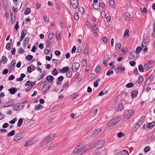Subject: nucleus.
<instances>
[{
  "instance_id": "obj_47",
  "label": "nucleus",
  "mask_w": 155,
  "mask_h": 155,
  "mask_svg": "<svg viewBox=\"0 0 155 155\" xmlns=\"http://www.w3.org/2000/svg\"><path fill=\"white\" fill-rule=\"evenodd\" d=\"M113 71L112 70V69H111L110 70L107 71L106 74L107 75L110 76L111 74H113Z\"/></svg>"
},
{
  "instance_id": "obj_32",
  "label": "nucleus",
  "mask_w": 155,
  "mask_h": 155,
  "mask_svg": "<svg viewBox=\"0 0 155 155\" xmlns=\"http://www.w3.org/2000/svg\"><path fill=\"white\" fill-rule=\"evenodd\" d=\"M121 45L120 43H118L115 46V49L118 51H119Z\"/></svg>"
},
{
  "instance_id": "obj_15",
  "label": "nucleus",
  "mask_w": 155,
  "mask_h": 155,
  "mask_svg": "<svg viewBox=\"0 0 155 155\" xmlns=\"http://www.w3.org/2000/svg\"><path fill=\"white\" fill-rule=\"evenodd\" d=\"M153 78H147L146 80L144 85H149L151 83V81L153 80Z\"/></svg>"
},
{
  "instance_id": "obj_64",
  "label": "nucleus",
  "mask_w": 155,
  "mask_h": 155,
  "mask_svg": "<svg viewBox=\"0 0 155 155\" xmlns=\"http://www.w3.org/2000/svg\"><path fill=\"white\" fill-rule=\"evenodd\" d=\"M106 13L104 11H102L101 14V16L103 18L105 17Z\"/></svg>"
},
{
  "instance_id": "obj_54",
  "label": "nucleus",
  "mask_w": 155,
  "mask_h": 155,
  "mask_svg": "<svg viewBox=\"0 0 155 155\" xmlns=\"http://www.w3.org/2000/svg\"><path fill=\"white\" fill-rule=\"evenodd\" d=\"M56 147V145L54 144L52 145L51 146L49 147L48 148V149L49 150H52L54 149Z\"/></svg>"
},
{
  "instance_id": "obj_17",
  "label": "nucleus",
  "mask_w": 155,
  "mask_h": 155,
  "mask_svg": "<svg viewBox=\"0 0 155 155\" xmlns=\"http://www.w3.org/2000/svg\"><path fill=\"white\" fill-rule=\"evenodd\" d=\"M148 44V41L146 40H143L142 43V48H143L144 47H147Z\"/></svg>"
},
{
  "instance_id": "obj_48",
  "label": "nucleus",
  "mask_w": 155,
  "mask_h": 155,
  "mask_svg": "<svg viewBox=\"0 0 155 155\" xmlns=\"http://www.w3.org/2000/svg\"><path fill=\"white\" fill-rule=\"evenodd\" d=\"M26 34V31L23 30L22 31L21 36L24 38Z\"/></svg>"
},
{
  "instance_id": "obj_37",
  "label": "nucleus",
  "mask_w": 155,
  "mask_h": 155,
  "mask_svg": "<svg viewBox=\"0 0 155 155\" xmlns=\"http://www.w3.org/2000/svg\"><path fill=\"white\" fill-rule=\"evenodd\" d=\"M149 85H144L143 87L144 89L147 91H150L151 89V88L149 87Z\"/></svg>"
},
{
  "instance_id": "obj_3",
  "label": "nucleus",
  "mask_w": 155,
  "mask_h": 155,
  "mask_svg": "<svg viewBox=\"0 0 155 155\" xmlns=\"http://www.w3.org/2000/svg\"><path fill=\"white\" fill-rule=\"evenodd\" d=\"M137 54L134 51H132L129 55V60H135L137 58Z\"/></svg>"
},
{
  "instance_id": "obj_43",
  "label": "nucleus",
  "mask_w": 155,
  "mask_h": 155,
  "mask_svg": "<svg viewBox=\"0 0 155 155\" xmlns=\"http://www.w3.org/2000/svg\"><path fill=\"white\" fill-rule=\"evenodd\" d=\"M15 130H13L7 134V136L9 137L10 136H13L15 134Z\"/></svg>"
},
{
  "instance_id": "obj_9",
  "label": "nucleus",
  "mask_w": 155,
  "mask_h": 155,
  "mask_svg": "<svg viewBox=\"0 0 155 155\" xmlns=\"http://www.w3.org/2000/svg\"><path fill=\"white\" fill-rule=\"evenodd\" d=\"M51 141L50 139L47 137L45 139H44L40 143V144L42 146H44L48 143L50 141Z\"/></svg>"
},
{
  "instance_id": "obj_63",
  "label": "nucleus",
  "mask_w": 155,
  "mask_h": 155,
  "mask_svg": "<svg viewBox=\"0 0 155 155\" xmlns=\"http://www.w3.org/2000/svg\"><path fill=\"white\" fill-rule=\"evenodd\" d=\"M11 48L10 44V43H8L6 44V48L8 50H9Z\"/></svg>"
},
{
  "instance_id": "obj_2",
  "label": "nucleus",
  "mask_w": 155,
  "mask_h": 155,
  "mask_svg": "<svg viewBox=\"0 0 155 155\" xmlns=\"http://www.w3.org/2000/svg\"><path fill=\"white\" fill-rule=\"evenodd\" d=\"M120 118L119 117H116L112 119L109 122L108 125L110 127L114 125L120 120Z\"/></svg>"
},
{
  "instance_id": "obj_56",
  "label": "nucleus",
  "mask_w": 155,
  "mask_h": 155,
  "mask_svg": "<svg viewBox=\"0 0 155 155\" xmlns=\"http://www.w3.org/2000/svg\"><path fill=\"white\" fill-rule=\"evenodd\" d=\"M72 76L71 72L70 71H68L66 73L67 78H71Z\"/></svg>"
},
{
  "instance_id": "obj_28",
  "label": "nucleus",
  "mask_w": 155,
  "mask_h": 155,
  "mask_svg": "<svg viewBox=\"0 0 155 155\" xmlns=\"http://www.w3.org/2000/svg\"><path fill=\"white\" fill-rule=\"evenodd\" d=\"M105 142L104 140H99L98 142V145L100 146H102L105 143Z\"/></svg>"
},
{
  "instance_id": "obj_52",
  "label": "nucleus",
  "mask_w": 155,
  "mask_h": 155,
  "mask_svg": "<svg viewBox=\"0 0 155 155\" xmlns=\"http://www.w3.org/2000/svg\"><path fill=\"white\" fill-rule=\"evenodd\" d=\"M107 38L106 36L103 37L102 38V41L105 44L107 43Z\"/></svg>"
},
{
  "instance_id": "obj_46",
  "label": "nucleus",
  "mask_w": 155,
  "mask_h": 155,
  "mask_svg": "<svg viewBox=\"0 0 155 155\" xmlns=\"http://www.w3.org/2000/svg\"><path fill=\"white\" fill-rule=\"evenodd\" d=\"M52 74L54 76H55L58 74L57 70L56 68H54L52 72Z\"/></svg>"
},
{
  "instance_id": "obj_39",
  "label": "nucleus",
  "mask_w": 155,
  "mask_h": 155,
  "mask_svg": "<svg viewBox=\"0 0 155 155\" xmlns=\"http://www.w3.org/2000/svg\"><path fill=\"white\" fill-rule=\"evenodd\" d=\"M142 48L140 46H138L136 48V52L138 54H139L142 50Z\"/></svg>"
},
{
  "instance_id": "obj_7",
  "label": "nucleus",
  "mask_w": 155,
  "mask_h": 155,
  "mask_svg": "<svg viewBox=\"0 0 155 155\" xmlns=\"http://www.w3.org/2000/svg\"><path fill=\"white\" fill-rule=\"evenodd\" d=\"M80 66V64L78 62H75L73 63L72 66V71L74 72H76L79 69Z\"/></svg>"
},
{
  "instance_id": "obj_59",
  "label": "nucleus",
  "mask_w": 155,
  "mask_h": 155,
  "mask_svg": "<svg viewBox=\"0 0 155 155\" xmlns=\"http://www.w3.org/2000/svg\"><path fill=\"white\" fill-rule=\"evenodd\" d=\"M52 61L53 63L55 65H57L59 63V61L57 59H53Z\"/></svg>"
},
{
  "instance_id": "obj_44",
  "label": "nucleus",
  "mask_w": 155,
  "mask_h": 155,
  "mask_svg": "<svg viewBox=\"0 0 155 155\" xmlns=\"http://www.w3.org/2000/svg\"><path fill=\"white\" fill-rule=\"evenodd\" d=\"M87 62L86 59H83L82 61V64L83 66H85L87 65Z\"/></svg>"
},
{
  "instance_id": "obj_5",
  "label": "nucleus",
  "mask_w": 155,
  "mask_h": 155,
  "mask_svg": "<svg viewBox=\"0 0 155 155\" xmlns=\"http://www.w3.org/2000/svg\"><path fill=\"white\" fill-rule=\"evenodd\" d=\"M102 131V128H99L94 131L93 133L89 137L92 138L97 136Z\"/></svg>"
},
{
  "instance_id": "obj_24",
  "label": "nucleus",
  "mask_w": 155,
  "mask_h": 155,
  "mask_svg": "<svg viewBox=\"0 0 155 155\" xmlns=\"http://www.w3.org/2000/svg\"><path fill=\"white\" fill-rule=\"evenodd\" d=\"M109 3L110 6L113 8H115L114 1V0H109Z\"/></svg>"
},
{
  "instance_id": "obj_58",
  "label": "nucleus",
  "mask_w": 155,
  "mask_h": 155,
  "mask_svg": "<svg viewBox=\"0 0 155 155\" xmlns=\"http://www.w3.org/2000/svg\"><path fill=\"white\" fill-rule=\"evenodd\" d=\"M101 71L100 67L99 66H97L95 69V71L97 73H99Z\"/></svg>"
},
{
  "instance_id": "obj_60",
  "label": "nucleus",
  "mask_w": 155,
  "mask_h": 155,
  "mask_svg": "<svg viewBox=\"0 0 155 155\" xmlns=\"http://www.w3.org/2000/svg\"><path fill=\"white\" fill-rule=\"evenodd\" d=\"M84 53L86 55H87L88 53V50L86 48H85L83 51Z\"/></svg>"
},
{
  "instance_id": "obj_27",
  "label": "nucleus",
  "mask_w": 155,
  "mask_h": 155,
  "mask_svg": "<svg viewBox=\"0 0 155 155\" xmlns=\"http://www.w3.org/2000/svg\"><path fill=\"white\" fill-rule=\"evenodd\" d=\"M23 122V119L22 118H21L20 119H19L18 120V122L17 124V126L18 127H20L21 124H22V123Z\"/></svg>"
},
{
  "instance_id": "obj_20",
  "label": "nucleus",
  "mask_w": 155,
  "mask_h": 155,
  "mask_svg": "<svg viewBox=\"0 0 155 155\" xmlns=\"http://www.w3.org/2000/svg\"><path fill=\"white\" fill-rule=\"evenodd\" d=\"M120 155H129L128 151H127L126 150H123L121 151H120Z\"/></svg>"
},
{
  "instance_id": "obj_36",
  "label": "nucleus",
  "mask_w": 155,
  "mask_h": 155,
  "mask_svg": "<svg viewBox=\"0 0 155 155\" xmlns=\"http://www.w3.org/2000/svg\"><path fill=\"white\" fill-rule=\"evenodd\" d=\"M54 78H46L44 84H45V83L46 82H51L54 80Z\"/></svg>"
},
{
  "instance_id": "obj_40",
  "label": "nucleus",
  "mask_w": 155,
  "mask_h": 155,
  "mask_svg": "<svg viewBox=\"0 0 155 155\" xmlns=\"http://www.w3.org/2000/svg\"><path fill=\"white\" fill-rule=\"evenodd\" d=\"M43 107V106L40 104H38L37 105L35 106V109L36 110H40L41 108Z\"/></svg>"
},
{
  "instance_id": "obj_50",
  "label": "nucleus",
  "mask_w": 155,
  "mask_h": 155,
  "mask_svg": "<svg viewBox=\"0 0 155 155\" xmlns=\"http://www.w3.org/2000/svg\"><path fill=\"white\" fill-rule=\"evenodd\" d=\"M98 26L97 25H93L92 27V31H95L97 30V29Z\"/></svg>"
},
{
  "instance_id": "obj_18",
  "label": "nucleus",
  "mask_w": 155,
  "mask_h": 155,
  "mask_svg": "<svg viewBox=\"0 0 155 155\" xmlns=\"http://www.w3.org/2000/svg\"><path fill=\"white\" fill-rule=\"evenodd\" d=\"M69 69V68L67 67H64L63 68H62L60 70V71L61 72L64 73L66 72H67Z\"/></svg>"
},
{
  "instance_id": "obj_11",
  "label": "nucleus",
  "mask_w": 155,
  "mask_h": 155,
  "mask_svg": "<svg viewBox=\"0 0 155 155\" xmlns=\"http://www.w3.org/2000/svg\"><path fill=\"white\" fill-rule=\"evenodd\" d=\"M17 91V88L13 87H11L8 89V91L9 92L10 94H14Z\"/></svg>"
},
{
  "instance_id": "obj_26",
  "label": "nucleus",
  "mask_w": 155,
  "mask_h": 155,
  "mask_svg": "<svg viewBox=\"0 0 155 155\" xmlns=\"http://www.w3.org/2000/svg\"><path fill=\"white\" fill-rule=\"evenodd\" d=\"M15 63L16 61L15 59H14L12 61L11 63V65L10 67V68L12 69H14L15 67Z\"/></svg>"
},
{
  "instance_id": "obj_41",
  "label": "nucleus",
  "mask_w": 155,
  "mask_h": 155,
  "mask_svg": "<svg viewBox=\"0 0 155 155\" xmlns=\"http://www.w3.org/2000/svg\"><path fill=\"white\" fill-rule=\"evenodd\" d=\"M33 56L31 55H27L26 57V58L27 61H30L33 58Z\"/></svg>"
},
{
  "instance_id": "obj_8",
  "label": "nucleus",
  "mask_w": 155,
  "mask_h": 155,
  "mask_svg": "<svg viewBox=\"0 0 155 155\" xmlns=\"http://www.w3.org/2000/svg\"><path fill=\"white\" fill-rule=\"evenodd\" d=\"M134 111L133 110H129L127 111L126 113V118L128 119L132 116L134 114Z\"/></svg>"
},
{
  "instance_id": "obj_61",
  "label": "nucleus",
  "mask_w": 155,
  "mask_h": 155,
  "mask_svg": "<svg viewBox=\"0 0 155 155\" xmlns=\"http://www.w3.org/2000/svg\"><path fill=\"white\" fill-rule=\"evenodd\" d=\"M74 18L76 20H78L79 19V15L77 13H75L74 14Z\"/></svg>"
},
{
  "instance_id": "obj_22",
  "label": "nucleus",
  "mask_w": 155,
  "mask_h": 155,
  "mask_svg": "<svg viewBox=\"0 0 155 155\" xmlns=\"http://www.w3.org/2000/svg\"><path fill=\"white\" fill-rule=\"evenodd\" d=\"M147 124H148V125H147L148 127L150 129H151L155 125V121H153L151 123H148Z\"/></svg>"
},
{
  "instance_id": "obj_1",
  "label": "nucleus",
  "mask_w": 155,
  "mask_h": 155,
  "mask_svg": "<svg viewBox=\"0 0 155 155\" xmlns=\"http://www.w3.org/2000/svg\"><path fill=\"white\" fill-rule=\"evenodd\" d=\"M25 135V132L21 131L16 134L14 137L13 140L17 141L23 137Z\"/></svg>"
},
{
  "instance_id": "obj_45",
  "label": "nucleus",
  "mask_w": 155,
  "mask_h": 155,
  "mask_svg": "<svg viewBox=\"0 0 155 155\" xmlns=\"http://www.w3.org/2000/svg\"><path fill=\"white\" fill-rule=\"evenodd\" d=\"M78 96V94L77 93H74L71 95V98H72V99H74L76 98Z\"/></svg>"
},
{
  "instance_id": "obj_21",
  "label": "nucleus",
  "mask_w": 155,
  "mask_h": 155,
  "mask_svg": "<svg viewBox=\"0 0 155 155\" xmlns=\"http://www.w3.org/2000/svg\"><path fill=\"white\" fill-rule=\"evenodd\" d=\"M123 105L122 104H120V105L117 107L116 109V110L117 111H121L123 109Z\"/></svg>"
},
{
  "instance_id": "obj_13",
  "label": "nucleus",
  "mask_w": 155,
  "mask_h": 155,
  "mask_svg": "<svg viewBox=\"0 0 155 155\" xmlns=\"http://www.w3.org/2000/svg\"><path fill=\"white\" fill-rule=\"evenodd\" d=\"M8 59L5 56H3L2 59L0 60V63H2L3 64H5L7 62Z\"/></svg>"
},
{
  "instance_id": "obj_35",
  "label": "nucleus",
  "mask_w": 155,
  "mask_h": 155,
  "mask_svg": "<svg viewBox=\"0 0 155 155\" xmlns=\"http://www.w3.org/2000/svg\"><path fill=\"white\" fill-rule=\"evenodd\" d=\"M31 12L30 8H27L24 12V14L25 15H28Z\"/></svg>"
},
{
  "instance_id": "obj_14",
  "label": "nucleus",
  "mask_w": 155,
  "mask_h": 155,
  "mask_svg": "<svg viewBox=\"0 0 155 155\" xmlns=\"http://www.w3.org/2000/svg\"><path fill=\"white\" fill-rule=\"evenodd\" d=\"M152 66L150 64L147 63L144 65V68L145 70L147 71L148 70L150 69L152 67Z\"/></svg>"
},
{
  "instance_id": "obj_57",
  "label": "nucleus",
  "mask_w": 155,
  "mask_h": 155,
  "mask_svg": "<svg viewBox=\"0 0 155 155\" xmlns=\"http://www.w3.org/2000/svg\"><path fill=\"white\" fill-rule=\"evenodd\" d=\"M58 110V107L57 106L54 107L51 110V112H53Z\"/></svg>"
},
{
  "instance_id": "obj_31",
  "label": "nucleus",
  "mask_w": 155,
  "mask_h": 155,
  "mask_svg": "<svg viewBox=\"0 0 155 155\" xmlns=\"http://www.w3.org/2000/svg\"><path fill=\"white\" fill-rule=\"evenodd\" d=\"M78 9L80 13H81L82 14L84 13V9L83 7L81 6H79Z\"/></svg>"
},
{
  "instance_id": "obj_29",
  "label": "nucleus",
  "mask_w": 155,
  "mask_h": 155,
  "mask_svg": "<svg viewBox=\"0 0 155 155\" xmlns=\"http://www.w3.org/2000/svg\"><path fill=\"white\" fill-rule=\"evenodd\" d=\"M33 143L31 142L30 140H28L25 144V147H27L33 144Z\"/></svg>"
},
{
  "instance_id": "obj_12",
  "label": "nucleus",
  "mask_w": 155,
  "mask_h": 155,
  "mask_svg": "<svg viewBox=\"0 0 155 155\" xmlns=\"http://www.w3.org/2000/svg\"><path fill=\"white\" fill-rule=\"evenodd\" d=\"M124 16L126 20H129L131 18V15L128 12L125 13L124 15Z\"/></svg>"
},
{
  "instance_id": "obj_49",
  "label": "nucleus",
  "mask_w": 155,
  "mask_h": 155,
  "mask_svg": "<svg viewBox=\"0 0 155 155\" xmlns=\"http://www.w3.org/2000/svg\"><path fill=\"white\" fill-rule=\"evenodd\" d=\"M33 66V65H31L30 66H28L27 67V71L29 73H31L32 71L31 67Z\"/></svg>"
},
{
  "instance_id": "obj_25",
  "label": "nucleus",
  "mask_w": 155,
  "mask_h": 155,
  "mask_svg": "<svg viewBox=\"0 0 155 155\" xmlns=\"http://www.w3.org/2000/svg\"><path fill=\"white\" fill-rule=\"evenodd\" d=\"M51 50L50 46H47L45 51V54H48Z\"/></svg>"
},
{
  "instance_id": "obj_53",
  "label": "nucleus",
  "mask_w": 155,
  "mask_h": 155,
  "mask_svg": "<svg viewBox=\"0 0 155 155\" xmlns=\"http://www.w3.org/2000/svg\"><path fill=\"white\" fill-rule=\"evenodd\" d=\"M17 120V119L16 118H15L12 120L9 121V123L12 124H14Z\"/></svg>"
},
{
  "instance_id": "obj_10",
  "label": "nucleus",
  "mask_w": 155,
  "mask_h": 155,
  "mask_svg": "<svg viewBox=\"0 0 155 155\" xmlns=\"http://www.w3.org/2000/svg\"><path fill=\"white\" fill-rule=\"evenodd\" d=\"M81 148L82 146H81V144L79 145L74 148L73 151V153H75L78 152L81 154Z\"/></svg>"
},
{
  "instance_id": "obj_38",
  "label": "nucleus",
  "mask_w": 155,
  "mask_h": 155,
  "mask_svg": "<svg viewBox=\"0 0 155 155\" xmlns=\"http://www.w3.org/2000/svg\"><path fill=\"white\" fill-rule=\"evenodd\" d=\"M138 69L141 72H143L144 69L143 68L142 65L140 64L138 66Z\"/></svg>"
},
{
  "instance_id": "obj_6",
  "label": "nucleus",
  "mask_w": 155,
  "mask_h": 155,
  "mask_svg": "<svg viewBox=\"0 0 155 155\" xmlns=\"http://www.w3.org/2000/svg\"><path fill=\"white\" fill-rule=\"evenodd\" d=\"M70 3L72 8L74 9H76L78 7L79 3L78 0H70Z\"/></svg>"
},
{
  "instance_id": "obj_33",
  "label": "nucleus",
  "mask_w": 155,
  "mask_h": 155,
  "mask_svg": "<svg viewBox=\"0 0 155 155\" xmlns=\"http://www.w3.org/2000/svg\"><path fill=\"white\" fill-rule=\"evenodd\" d=\"M53 33L52 32H50L48 34V38L49 39L51 40L53 38Z\"/></svg>"
},
{
  "instance_id": "obj_19",
  "label": "nucleus",
  "mask_w": 155,
  "mask_h": 155,
  "mask_svg": "<svg viewBox=\"0 0 155 155\" xmlns=\"http://www.w3.org/2000/svg\"><path fill=\"white\" fill-rule=\"evenodd\" d=\"M140 126L139 124H138L137 123H136L134 124L133 126V129H134V130L136 131L137 129L139 128L140 127Z\"/></svg>"
},
{
  "instance_id": "obj_34",
  "label": "nucleus",
  "mask_w": 155,
  "mask_h": 155,
  "mask_svg": "<svg viewBox=\"0 0 155 155\" xmlns=\"http://www.w3.org/2000/svg\"><path fill=\"white\" fill-rule=\"evenodd\" d=\"M134 85V84L132 83H129L126 85V87L127 88H129L132 87Z\"/></svg>"
},
{
  "instance_id": "obj_4",
  "label": "nucleus",
  "mask_w": 155,
  "mask_h": 155,
  "mask_svg": "<svg viewBox=\"0 0 155 155\" xmlns=\"http://www.w3.org/2000/svg\"><path fill=\"white\" fill-rule=\"evenodd\" d=\"M93 147V146L91 145L90 143L87 144L84 147H83L82 146L81 150V154H82L84 152Z\"/></svg>"
},
{
  "instance_id": "obj_55",
  "label": "nucleus",
  "mask_w": 155,
  "mask_h": 155,
  "mask_svg": "<svg viewBox=\"0 0 155 155\" xmlns=\"http://www.w3.org/2000/svg\"><path fill=\"white\" fill-rule=\"evenodd\" d=\"M8 106L9 107L12 106L14 104V103L13 101H10L7 102Z\"/></svg>"
},
{
  "instance_id": "obj_42",
  "label": "nucleus",
  "mask_w": 155,
  "mask_h": 155,
  "mask_svg": "<svg viewBox=\"0 0 155 155\" xmlns=\"http://www.w3.org/2000/svg\"><path fill=\"white\" fill-rule=\"evenodd\" d=\"M129 30L128 29H127L125 30V32L124 34V36L125 37L129 36Z\"/></svg>"
},
{
  "instance_id": "obj_23",
  "label": "nucleus",
  "mask_w": 155,
  "mask_h": 155,
  "mask_svg": "<svg viewBox=\"0 0 155 155\" xmlns=\"http://www.w3.org/2000/svg\"><path fill=\"white\" fill-rule=\"evenodd\" d=\"M29 41V38L28 37H26L25 39L24 42L23 43V45L25 47L28 44Z\"/></svg>"
},
{
  "instance_id": "obj_62",
  "label": "nucleus",
  "mask_w": 155,
  "mask_h": 155,
  "mask_svg": "<svg viewBox=\"0 0 155 155\" xmlns=\"http://www.w3.org/2000/svg\"><path fill=\"white\" fill-rule=\"evenodd\" d=\"M124 136V134L121 132L118 133L117 134V136L119 138H120Z\"/></svg>"
},
{
  "instance_id": "obj_30",
  "label": "nucleus",
  "mask_w": 155,
  "mask_h": 155,
  "mask_svg": "<svg viewBox=\"0 0 155 155\" xmlns=\"http://www.w3.org/2000/svg\"><path fill=\"white\" fill-rule=\"evenodd\" d=\"M55 134L53 133L50 134L49 135L48 137L49 138V139H50V140H51L53 139L55 137Z\"/></svg>"
},
{
  "instance_id": "obj_16",
  "label": "nucleus",
  "mask_w": 155,
  "mask_h": 155,
  "mask_svg": "<svg viewBox=\"0 0 155 155\" xmlns=\"http://www.w3.org/2000/svg\"><path fill=\"white\" fill-rule=\"evenodd\" d=\"M138 94L137 91H132L131 92V95L132 99H134V98L136 97Z\"/></svg>"
},
{
  "instance_id": "obj_51",
  "label": "nucleus",
  "mask_w": 155,
  "mask_h": 155,
  "mask_svg": "<svg viewBox=\"0 0 155 155\" xmlns=\"http://www.w3.org/2000/svg\"><path fill=\"white\" fill-rule=\"evenodd\" d=\"M81 51V47H79L77 50V54H78V55H79Z\"/></svg>"
}]
</instances>
